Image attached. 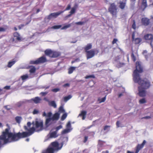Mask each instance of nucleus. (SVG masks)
<instances>
[{
  "mask_svg": "<svg viewBox=\"0 0 153 153\" xmlns=\"http://www.w3.org/2000/svg\"><path fill=\"white\" fill-rule=\"evenodd\" d=\"M88 138V136H85L84 138V140L83 141V142L84 143H85L87 141Z\"/></svg>",
  "mask_w": 153,
  "mask_h": 153,
  "instance_id": "obj_48",
  "label": "nucleus"
},
{
  "mask_svg": "<svg viewBox=\"0 0 153 153\" xmlns=\"http://www.w3.org/2000/svg\"><path fill=\"white\" fill-rule=\"evenodd\" d=\"M51 115H52V113L51 112H49L48 113V114L47 115V116L50 118L51 117Z\"/></svg>",
  "mask_w": 153,
  "mask_h": 153,
  "instance_id": "obj_56",
  "label": "nucleus"
},
{
  "mask_svg": "<svg viewBox=\"0 0 153 153\" xmlns=\"http://www.w3.org/2000/svg\"><path fill=\"white\" fill-rule=\"evenodd\" d=\"M139 102L140 104L145 103L146 102V101L145 98H143L139 100Z\"/></svg>",
  "mask_w": 153,
  "mask_h": 153,
  "instance_id": "obj_38",
  "label": "nucleus"
},
{
  "mask_svg": "<svg viewBox=\"0 0 153 153\" xmlns=\"http://www.w3.org/2000/svg\"><path fill=\"white\" fill-rule=\"evenodd\" d=\"M71 130V129H68L67 128L62 131V134H64L69 132Z\"/></svg>",
  "mask_w": 153,
  "mask_h": 153,
  "instance_id": "obj_30",
  "label": "nucleus"
},
{
  "mask_svg": "<svg viewBox=\"0 0 153 153\" xmlns=\"http://www.w3.org/2000/svg\"><path fill=\"white\" fill-rule=\"evenodd\" d=\"M6 30L4 28L0 27V32H4Z\"/></svg>",
  "mask_w": 153,
  "mask_h": 153,
  "instance_id": "obj_55",
  "label": "nucleus"
},
{
  "mask_svg": "<svg viewBox=\"0 0 153 153\" xmlns=\"http://www.w3.org/2000/svg\"><path fill=\"white\" fill-rule=\"evenodd\" d=\"M60 90V89L59 88H57L52 89L51 91L54 92H57L59 91Z\"/></svg>",
  "mask_w": 153,
  "mask_h": 153,
  "instance_id": "obj_40",
  "label": "nucleus"
},
{
  "mask_svg": "<svg viewBox=\"0 0 153 153\" xmlns=\"http://www.w3.org/2000/svg\"><path fill=\"white\" fill-rule=\"evenodd\" d=\"M75 11V9L74 8H72L71 11L69 13L70 14L69 15H70V16H71L72 15L74 14Z\"/></svg>",
  "mask_w": 153,
  "mask_h": 153,
  "instance_id": "obj_35",
  "label": "nucleus"
},
{
  "mask_svg": "<svg viewBox=\"0 0 153 153\" xmlns=\"http://www.w3.org/2000/svg\"><path fill=\"white\" fill-rule=\"evenodd\" d=\"M47 62V60L45 56H43L35 61H32L30 63L34 64H38L45 63Z\"/></svg>",
  "mask_w": 153,
  "mask_h": 153,
  "instance_id": "obj_7",
  "label": "nucleus"
},
{
  "mask_svg": "<svg viewBox=\"0 0 153 153\" xmlns=\"http://www.w3.org/2000/svg\"><path fill=\"white\" fill-rule=\"evenodd\" d=\"M13 36L14 37L16 38V40L14 38H13L12 40V42H16L17 41H21L22 37L20 36V34L17 32H15L13 33Z\"/></svg>",
  "mask_w": 153,
  "mask_h": 153,
  "instance_id": "obj_11",
  "label": "nucleus"
},
{
  "mask_svg": "<svg viewBox=\"0 0 153 153\" xmlns=\"http://www.w3.org/2000/svg\"><path fill=\"white\" fill-rule=\"evenodd\" d=\"M106 91H109L108 92H107V93H105V94H109V93H110L111 92V90H108V89H107Z\"/></svg>",
  "mask_w": 153,
  "mask_h": 153,
  "instance_id": "obj_63",
  "label": "nucleus"
},
{
  "mask_svg": "<svg viewBox=\"0 0 153 153\" xmlns=\"http://www.w3.org/2000/svg\"><path fill=\"white\" fill-rule=\"evenodd\" d=\"M49 105L52 106L55 108L56 107V104L55 102L54 101H49Z\"/></svg>",
  "mask_w": 153,
  "mask_h": 153,
  "instance_id": "obj_24",
  "label": "nucleus"
},
{
  "mask_svg": "<svg viewBox=\"0 0 153 153\" xmlns=\"http://www.w3.org/2000/svg\"><path fill=\"white\" fill-rule=\"evenodd\" d=\"M15 120L16 122L18 123H20L21 122V120L22 119V118L21 117L17 116L15 118Z\"/></svg>",
  "mask_w": 153,
  "mask_h": 153,
  "instance_id": "obj_25",
  "label": "nucleus"
},
{
  "mask_svg": "<svg viewBox=\"0 0 153 153\" xmlns=\"http://www.w3.org/2000/svg\"><path fill=\"white\" fill-rule=\"evenodd\" d=\"M57 132L56 131L52 132L50 133V137L51 138H56L58 136L57 134Z\"/></svg>",
  "mask_w": 153,
  "mask_h": 153,
  "instance_id": "obj_21",
  "label": "nucleus"
},
{
  "mask_svg": "<svg viewBox=\"0 0 153 153\" xmlns=\"http://www.w3.org/2000/svg\"><path fill=\"white\" fill-rule=\"evenodd\" d=\"M92 48V45L91 43L88 44L84 48L85 52L89 51V50Z\"/></svg>",
  "mask_w": 153,
  "mask_h": 153,
  "instance_id": "obj_19",
  "label": "nucleus"
},
{
  "mask_svg": "<svg viewBox=\"0 0 153 153\" xmlns=\"http://www.w3.org/2000/svg\"><path fill=\"white\" fill-rule=\"evenodd\" d=\"M60 114L58 112L56 113L53 115L51 118L52 120H58L59 118Z\"/></svg>",
  "mask_w": 153,
  "mask_h": 153,
  "instance_id": "obj_18",
  "label": "nucleus"
},
{
  "mask_svg": "<svg viewBox=\"0 0 153 153\" xmlns=\"http://www.w3.org/2000/svg\"><path fill=\"white\" fill-rule=\"evenodd\" d=\"M150 23V20L146 17L143 18L141 19V23L142 25L144 26L148 25Z\"/></svg>",
  "mask_w": 153,
  "mask_h": 153,
  "instance_id": "obj_12",
  "label": "nucleus"
},
{
  "mask_svg": "<svg viewBox=\"0 0 153 153\" xmlns=\"http://www.w3.org/2000/svg\"><path fill=\"white\" fill-rule=\"evenodd\" d=\"M71 127V123L70 122H68L67 124L66 127L68 129H70Z\"/></svg>",
  "mask_w": 153,
  "mask_h": 153,
  "instance_id": "obj_43",
  "label": "nucleus"
},
{
  "mask_svg": "<svg viewBox=\"0 0 153 153\" xmlns=\"http://www.w3.org/2000/svg\"><path fill=\"white\" fill-rule=\"evenodd\" d=\"M136 69L134 71L133 74V81L135 83H137L139 85L138 87L147 89L151 86L150 82L146 78L142 79L140 77V73L143 72V68L139 62H136Z\"/></svg>",
  "mask_w": 153,
  "mask_h": 153,
  "instance_id": "obj_2",
  "label": "nucleus"
},
{
  "mask_svg": "<svg viewBox=\"0 0 153 153\" xmlns=\"http://www.w3.org/2000/svg\"><path fill=\"white\" fill-rule=\"evenodd\" d=\"M7 125L9 127L8 128H6L4 131L2 132V134L0 136V148L4 144L10 142L9 139L11 138V140L13 141H17L21 138L29 136L34 132L35 129L34 128H31L28 130L29 132L24 131L22 133L19 132L16 133L10 132V128L8 124Z\"/></svg>",
  "mask_w": 153,
  "mask_h": 153,
  "instance_id": "obj_1",
  "label": "nucleus"
},
{
  "mask_svg": "<svg viewBox=\"0 0 153 153\" xmlns=\"http://www.w3.org/2000/svg\"><path fill=\"white\" fill-rule=\"evenodd\" d=\"M71 6L70 4H69L68 5L67 7L66 8L65 10L64 11L66 10H70L71 9Z\"/></svg>",
  "mask_w": 153,
  "mask_h": 153,
  "instance_id": "obj_46",
  "label": "nucleus"
},
{
  "mask_svg": "<svg viewBox=\"0 0 153 153\" xmlns=\"http://www.w3.org/2000/svg\"><path fill=\"white\" fill-rule=\"evenodd\" d=\"M63 87H69L70 86V84L69 83H66L64 84L63 85Z\"/></svg>",
  "mask_w": 153,
  "mask_h": 153,
  "instance_id": "obj_53",
  "label": "nucleus"
},
{
  "mask_svg": "<svg viewBox=\"0 0 153 153\" xmlns=\"http://www.w3.org/2000/svg\"><path fill=\"white\" fill-rule=\"evenodd\" d=\"M151 118L150 116H146L142 118V119H149Z\"/></svg>",
  "mask_w": 153,
  "mask_h": 153,
  "instance_id": "obj_60",
  "label": "nucleus"
},
{
  "mask_svg": "<svg viewBox=\"0 0 153 153\" xmlns=\"http://www.w3.org/2000/svg\"><path fill=\"white\" fill-rule=\"evenodd\" d=\"M2 90L1 88H0V95H1L2 94H4V92H2Z\"/></svg>",
  "mask_w": 153,
  "mask_h": 153,
  "instance_id": "obj_62",
  "label": "nucleus"
},
{
  "mask_svg": "<svg viewBox=\"0 0 153 153\" xmlns=\"http://www.w3.org/2000/svg\"><path fill=\"white\" fill-rule=\"evenodd\" d=\"M144 38L145 40L150 41L151 43L153 41V35L151 34H147L145 35Z\"/></svg>",
  "mask_w": 153,
  "mask_h": 153,
  "instance_id": "obj_15",
  "label": "nucleus"
},
{
  "mask_svg": "<svg viewBox=\"0 0 153 153\" xmlns=\"http://www.w3.org/2000/svg\"><path fill=\"white\" fill-rule=\"evenodd\" d=\"M95 77L94 75H91L86 76L85 77V78L86 79H88V78H95Z\"/></svg>",
  "mask_w": 153,
  "mask_h": 153,
  "instance_id": "obj_42",
  "label": "nucleus"
},
{
  "mask_svg": "<svg viewBox=\"0 0 153 153\" xmlns=\"http://www.w3.org/2000/svg\"><path fill=\"white\" fill-rule=\"evenodd\" d=\"M36 71V68L34 67L33 66L30 68V69L29 70V72L30 73H35Z\"/></svg>",
  "mask_w": 153,
  "mask_h": 153,
  "instance_id": "obj_28",
  "label": "nucleus"
},
{
  "mask_svg": "<svg viewBox=\"0 0 153 153\" xmlns=\"http://www.w3.org/2000/svg\"><path fill=\"white\" fill-rule=\"evenodd\" d=\"M118 8L115 3H110L108 8V12L113 16L116 17L118 13Z\"/></svg>",
  "mask_w": 153,
  "mask_h": 153,
  "instance_id": "obj_5",
  "label": "nucleus"
},
{
  "mask_svg": "<svg viewBox=\"0 0 153 153\" xmlns=\"http://www.w3.org/2000/svg\"><path fill=\"white\" fill-rule=\"evenodd\" d=\"M71 26V24H68L66 25H65L62 28V30H64L66 29L67 28Z\"/></svg>",
  "mask_w": 153,
  "mask_h": 153,
  "instance_id": "obj_33",
  "label": "nucleus"
},
{
  "mask_svg": "<svg viewBox=\"0 0 153 153\" xmlns=\"http://www.w3.org/2000/svg\"><path fill=\"white\" fill-rule=\"evenodd\" d=\"M131 59L134 62H135L136 60V57L134 55L133 52L131 54Z\"/></svg>",
  "mask_w": 153,
  "mask_h": 153,
  "instance_id": "obj_36",
  "label": "nucleus"
},
{
  "mask_svg": "<svg viewBox=\"0 0 153 153\" xmlns=\"http://www.w3.org/2000/svg\"><path fill=\"white\" fill-rule=\"evenodd\" d=\"M84 22H77V25H82L85 23Z\"/></svg>",
  "mask_w": 153,
  "mask_h": 153,
  "instance_id": "obj_57",
  "label": "nucleus"
},
{
  "mask_svg": "<svg viewBox=\"0 0 153 153\" xmlns=\"http://www.w3.org/2000/svg\"><path fill=\"white\" fill-rule=\"evenodd\" d=\"M72 97V96L71 95H69L67 96L64 97V101L65 102H66Z\"/></svg>",
  "mask_w": 153,
  "mask_h": 153,
  "instance_id": "obj_26",
  "label": "nucleus"
},
{
  "mask_svg": "<svg viewBox=\"0 0 153 153\" xmlns=\"http://www.w3.org/2000/svg\"><path fill=\"white\" fill-rule=\"evenodd\" d=\"M102 153H109V151L108 150L103 151L102 152Z\"/></svg>",
  "mask_w": 153,
  "mask_h": 153,
  "instance_id": "obj_64",
  "label": "nucleus"
},
{
  "mask_svg": "<svg viewBox=\"0 0 153 153\" xmlns=\"http://www.w3.org/2000/svg\"><path fill=\"white\" fill-rule=\"evenodd\" d=\"M67 113L64 114L62 116L61 118V120L62 121L64 120L67 117Z\"/></svg>",
  "mask_w": 153,
  "mask_h": 153,
  "instance_id": "obj_32",
  "label": "nucleus"
},
{
  "mask_svg": "<svg viewBox=\"0 0 153 153\" xmlns=\"http://www.w3.org/2000/svg\"><path fill=\"white\" fill-rule=\"evenodd\" d=\"M71 16H70V15H69V14L68 15L66 16H65L64 18V20H67Z\"/></svg>",
  "mask_w": 153,
  "mask_h": 153,
  "instance_id": "obj_47",
  "label": "nucleus"
},
{
  "mask_svg": "<svg viewBox=\"0 0 153 153\" xmlns=\"http://www.w3.org/2000/svg\"><path fill=\"white\" fill-rule=\"evenodd\" d=\"M62 128V125H59V126L57 127L56 128V131L57 132V131L60 129Z\"/></svg>",
  "mask_w": 153,
  "mask_h": 153,
  "instance_id": "obj_44",
  "label": "nucleus"
},
{
  "mask_svg": "<svg viewBox=\"0 0 153 153\" xmlns=\"http://www.w3.org/2000/svg\"><path fill=\"white\" fill-rule=\"evenodd\" d=\"M50 87V86L49 85L48 86H42V88L46 89H48Z\"/></svg>",
  "mask_w": 153,
  "mask_h": 153,
  "instance_id": "obj_54",
  "label": "nucleus"
},
{
  "mask_svg": "<svg viewBox=\"0 0 153 153\" xmlns=\"http://www.w3.org/2000/svg\"><path fill=\"white\" fill-rule=\"evenodd\" d=\"M138 95L140 97H144L146 96V89L138 87Z\"/></svg>",
  "mask_w": 153,
  "mask_h": 153,
  "instance_id": "obj_13",
  "label": "nucleus"
},
{
  "mask_svg": "<svg viewBox=\"0 0 153 153\" xmlns=\"http://www.w3.org/2000/svg\"><path fill=\"white\" fill-rule=\"evenodd\" d=\"M147 7V0H143L141 4V7L143 9V10H144Z\"/></svg>",
  "mask_w": 153,
  "mask_h": 153,
  "instance_id": "obj_20",
  "label": "nucleus"
},
{
  "mask_svg": "<svg viewBox=\"0 0 153 153\" xmlns=\"http://www.w3.org/2000/svg\"><path fill=\"white\" fill-rule=\"evenodd\" d=\"M38 113V111L36 110V109H35L33 112V114H37Z\"/></svg>",
  "mask_w": 153,
  "mask_h": 153,
  "instance_id": "obj_58",
  "label": "nucleus"
},
{
  "mask_svg": "<svg viewBox=\"0 0 153 153\" xmlns=\"http://www.w3.org/2000/svg\"><path fill=\"white\" fill-rule=\"evenodd\" d=\"M135 34L133 33L132 35V39L133 42H134L135 44H138L141 42L142 40L140 38H136L134 39Z\"/></svg>",
  "mask_w": 153,
  "mask_h": 153,
  "instance_id": "obj_14",
  "label": "nucleus"
},
{
  "mask_svg": "<svg viewBox=\"0 0 153 153\" xmlns=\"http://www.w3.org/2000/svg\"><path fill=\"white\" fill-rule=\"evenodd\" d=\"M25 25L24 24H21L18 26L19 29L20 30Z\"/></svg>",
  "mask_w": 153,
  "mask_h": 153,
  "instance_id": "obj_51",
  "label": "nucleus"
},
{
  "mask_svg": "<svg viewBox=\"0 0 153 153\" xmlns=\"http://www.w3.org/2000/svg\"><path fill=\"white\" fill-rule=\"evenodd\" d=\"M59 111L60 112H65V111L64 109H63V108L62 106H60L59 109Z\"/></svg>",
  "mask_w": 153,
  "mask_h": 153,
  "instance_id": "obj_39",
  "label": "nucleus"
},
{
  "mask_svg": "<svg viewBox=\"0 0 153 153\" xmlns=\"http://www.w3.org/2000/svg\"><path fill=\"white\" fill-rule=\"evenodd\" d=\"M110 126H105L104 128V130L105 131L106 130L108 129V128H110Z\"/></svg>",
  "mask_w": 153,
  "mask_h": 153,
  "instance_id": "obj_49",
  "label": "nucleus"
},
{
  "mask_svg": "<svg viewBox=\"0 0 153 153\" xmlns=\"http://www.w3.org/2000/svg\"><path fill=\"white\" fill-rule=\"evenodd\" d=\"M62 27V25H56L53 26L51 27V28L52 29H59Z\"/></svg>",
  "mask_w": 153,
  "mask_h": 153,
  "instance_id": "obj_29",
  "label": "nucleus"
},
{
  "mask_svg": "<svg viewBox=\"0 0 153 153\" xmlns=\"http://www.w3.org/2000/svg\"><path fill=\"white\" fill-rule=\"evenodd\" d=\"M120 123L119 121H117L116 123V126L117 128H118L120 127L119 124Z\"/></svg>",
  "mask_w": 153,
  "mask_h": 153,
  "instance_id": "obj_59",
  "label": "nucleus"
},
{
  "mask_svg": "<svg viewBox=\"0 0 153 153\" xmlns=\"http://www.w3.org/2000/svg\"><path fill=\"white\" fill-rule=\"evenodd\" d=\"M132 27L134 30H135L136 28L135 21L134 20H133V24L132 26Z\"/></svg>",
  "mask_w": 153,
  "mask_h": 153,
  "instance_id": "obj_41",
  "label": "nucleus"
},
{
  "mask_svg": "<svg viewBox=\"0 0 153 153\" xmlns=\"http://www.w3.org/2000/svg\"><path fill=\"white\" fill-rule=\"evenodd\" d=\"M106 95L104 97H103L102 98L100 99H99V101L100 103L104 102L106 100Z\"/></svg>",
  "mask_w": 153,
  "mask_h": 153,
  "instance_id": "obj_37",
  "label": "nucleus"
},
{
  "mask_svg": "<svg viewBox=\"0 0 153 153\" xmlns=\"http://www.w3.org/2000/svg\"><path fill=\"white\" fill-rule=\"evenodd\" d=\"M75 69V68L73 67H71L68 69V73L70 74L72 73L73 71Z\"/></svg>",
  "mask_w": 153,
  "mask_h": 153,
  "instance_id": "obj_27",
  "label": "nucleus"
},
{
  "mask_svg": "<svg viewBox=\"0 0 153 153\" xmlns=\"http://www.w3.org/2000/svg\"><path fill=\"white\" fill-rule=\"evenodd\" d=\"M126 1H120L119 2V7L122 10L124 9L126 6Z\"/></svg>",
  "mask_w": 153,
  "mask_h": 153,
  "instance_id": "obj_16",
  "label": "nucleus"
},
{
  "mask_svg": "<svg viewBox=\"0 0 153 153\" xmlns=\"http://www.w3.org/2000/svg\"><path fill=\"white\" fill-rule=\"evenodd\" d=\"M118 40L116 39H114L112 42V44H114L116 43V42Z\"/></svg>",
  "mask_w": 153,
  "mask_h": 153,
  "instance_id": "obj_50",
  "label": "nucleus"
},
{
  "mask_svg": "<svg viewBox=\"0 0 153 153\" xmlns=\"http://www.w3.org/2000/svg\"><path fill=\"white\" fill-rule=\"evenodd\" d=\"M16 62V60L11 61L9 62L7 66V67L9 68H11L15 64Z\"/></svg>",
  "mask_w": 153,
  "mask_h": 153,
  "instance_id": "obj_23",
  "label": "nucleus"
},
{
  "mask_svg": "<svg viewBox=\"0 0 153 153\" xmlns=\"http://www.w3.org/2000/svg\"><path fill=\"white\" fill-rule=\"evenodd\" d=\"M31 125V123L30 122H28L27 123V125L28 127H30Z\"/></svg>",
  "mask_w": 153,
  "mask_h": 153,
  "instance_id": "obj_61",
  "label": "nucleus"
},
{
  "mask_svg": "<svg viewBox=\"0 0 153 153\" xmlns=\"http://www.w3.org/2000/svg\"><path fill=\"white\" fill-rule=\"evenodd\" d=\"M48 92H41L40 93V94L42 96H45L48 93Z\"/></svg>",
  "mask_w": 153,
  "mask_h": 153,
  "instance_id": "obj_45",
  "label": "nucleus"
},
{
  "mask_svg": "<svg viewBox=\"0 0 153 153\" xmlns=\"http://www.w3.org/2000/svg\"><path fill=\"white\" fill-rule=\"evenodd\" d=\"M52 120V119L51 118H47L45 121V125L46 126H48L49 125V123L50 122L51 120Z\"/></svg>",
  "mask_w": 153,
  "mask_h": 153,
  "instance_id": "obj_31",
  "label": "nucleus"
},
{
  "mask_svg": "<svg viewBox=\"0 0 153 153\" xmlns=\"http://www.w3.org/2000/svg\"><path fill=\"white\" fill-rule=\"evenodd\" d=\"M33 101L36 104L40 102L41 99L38 97H36L32 99Z\"/></svg>",
  "mask_w": 153,
  "mask_h": 153,
  "instance_id": "obj_22",
  "label": "nucleus"
},
{
  "mask_svg": "<svg viewBox=\"0 0 153 153\" xmlns=\"http://www.w3.org/2000/svg\"><path fill=\"white\" fill-rule=\"evenodd\" d=\"M10 86H6L4 88L6 90H9L10 89Z\"/></svg>",
  "mask_w": 153,
  "mask_h": 153,
  "instance_id": "obj_52",
  "label": "nucleus"
},
{
  "mask_svg": "<svg viewBox=\"0 0 153 153\" xmlns=\"http://www.w3.org/2000/svg\"><path fill=\"white\" fill-rule=\"evenodd\" d=\"M52 147H48L46 150L43 151L42 153H54V152L57 151L60 148L59 147V144L57 142H54L51 143Z\"/></svg>",
  "mask_w": 153,
  "mask_h": 153,
  "instance_id": "obj_3",
  "label": "nucleus"
},
{
  "mask_svg": "<svg viewBox=\"0 0 153 153\" xmlns=\"http://www.w3.org/2000/svg\"><path fill=\"white\" fill-rule=\"evenodd\" d=\"M28 77V76L27 74L23 75L21 76V78L22 80L26 79Z\"/></svg>",
  "mask_w": 153,
  "mask_h": 153,
  "instance_id": "obj_34",
  "label": "nucleus"
},
{
  "mask_svg": "<svg viewBox=\"0 0 153 153\" xmlns=\"http://www.w3.org/2000/svg\"><path fill=\"white\" fill-rule=\"evenodd\" d=\"M64 12V11H59L56 13H51L46 16L45 19L48 20H50L52 19L56 18Z\"/></svg>",
  "mask_w": 153,
  "mask_h": 153,
  "instance_id": "obj_9",
  "label": "nucleus"
},
{
  "mask_svg": "<svg viewBox=\"0 0 153 153\" xmlns=\"http://www.w3.org/2000/svg\"><path fill=\"white\" fill-rule=\"evenodd\" d=\"M87 59L91 58L94 57L96 53L97 54L98 51L97 50L91 49L85 52Z\"/></svg>",
  "mask_w": 153,
  "mask_h": 153,
  "instance_id": "obj_8",
  "label": "nucleus"
},
{
  "mask_svg": "<svg viewBox=\"0 0 153 153\" xmlns=\"http://www.w3.org/2000/svg\"><path fill=\"white\" fill-rule=\"evenodd\" d=\"M87 114V111H83L81 112L80 114L79 115V116L81 117L82 118L83 120H84Z\"/></svg>",
  "mask_w": 153,
  "mask_h": 153,
  "instance_id": "obj_17",
  "label": "nucleus"
},
{
  "mask_svg": "<svg viewBox=\"0 0 153 153\" xmlns=\"http://www.w3.org/2000/svg\"><path fill=\"white\" fill-rule=\"evenodd\" d=\"M35 128L34 127H32V128H34L35 130L34 131L33 133L31 135L33 134L35 131H41L43 127V123L42 122H39L37 121H36L35 122ZM31 128H32V127L29 129L27 128L26 126H25L24 127L25 129V130L27 131H28V132H29L28 130H30Z\"/></svg>",
  "mask_w": 153,
  "mask_h": 153,
  "instance_id": "obj_6",
  "label": "nucleus"
},
{
  "mask_svg": "<svg viewBox=\"0 0 153 153\" xmlns=\"http://www.w3.org/2000/svg\"><path fill=\"white\" fill-rule=\"evenodd\" d=\"M146 143V141L144 140L142 144H138L136 147L135 152V153H138L144 147V145ZM127 153H133V152L128 151Z\"/></svg>",
  "mask_w": 153,
  "mask_h": 153,
  "instance_id": "obj_10",
  "label": "nucleus"
},
{
  "mask_svg": "<svg viewBox=\"0 0 153 153\" xmlns=\"http://www.w3.org/2000/svg\"><path fill=\"white\" fill-rule=\"evenodd\" d=\"M45 54L51 58H56L61 55V53L52 50L51 49H47L45 51Z\"/></svg>",
  "mask_w": 153,
  "mask_h": 153,
  "instance_id": "obj_4",
  "label": "nucleus"
}]
</instances>
